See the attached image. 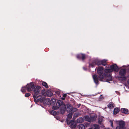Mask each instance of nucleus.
Instances as JSON below:
<instances>
[{
  "mask_svg": "<svg viewBox=\"0 0 129 129\" xmlns=\"http://www.w3.org/2000/svg\"><path fill=\"white\" fill-rule=\"evenodd\" d=\"M97 73L99 75L98 77L96 75L93 76V78L94 82L97 84H99V80L100 81H102V79L105 77L106 74L105 72L104 73V69L102 67H99L97 69Z\"/></svg>",
  "mask_w": 129,
  "mask_h": 129,
  "instance_id": "f257e3e1",
  "label": "nucleus"
},
{
  "mask_svg": "<svg viewBox=\"0 0 129 129\" xmlns=\"http://www.w3.org/2000/svg\"><path fill=\"white\" fill-rule=\"evenodd\" d=\"M28 91L33 92V95H36L39 94L40 92L41 87L40 86H35L33 82L30 83L27 85Z\"/></svg>",
  "mask_w": 129,
  "mask_h": 129,
  "instance_id": "f03ea898",
  "label": "nucleus"
},
{
  "mask_svg": "<svg viewBox=\"0 0 129 129\" xmlns=\"http://www.w3.org/2000/svg\"><path fill=\"white\" fill-rule=\"evenodd\" d=\"M37 96V95L35 96L33 95L34 101L35 103H38L39 102L42 103L44 102L46 100L45 96L42 97L41 95H40L38 96Z\"/></svg>",
  "mask_w": 129,
  "mask_h": 129,
  "instance_id": "7ed1b4c3",
  "label": "nucleus"
},
{
  "mask_svg": "<svg viewBox=\"0 0 129 129\" xmlns=\"http://www.w3.org/2000/svg\"><path fill=\"white\" fill-rule=\"evenodd\" d=\"M110 67V69H106L105 72L106 73L111 72L113 71L118 72L119 70L118 67L116 64L111 65Z\"/></svg>",
  "mask_w": 129,
  "mask_h": 129,
  "instance_id": "20e7f679",
  "label": "nucleus"
},
{
  "mask_svg": "<svg viewBox=\"0 0 129 129\" xmlns=\"http://www.w3.org/2000/svg\"><path fill=\"white\" fill-rule=\"evenodd\" d=\"M84 118L86 121L90 122L95 121L96 119V116H90L89 117L88 115H86L84 116Z\"/></svg>",
  "mask_w": 129,
  "mask_h": 129,
  "instance_id": "39448f33",
  "label": "nucleus"
},
{
  "mask_svg": "<svg viewBox=\"0 0 129 129\" xmlns=\"http://www.w3.org/2000/svg\"><path fill=\"white\" fill-rule=\"evenodd\" d=\"M63 103L62 101L61 100H59L56 103V106H53L52 109L53 110L58 109L60 107L63 105Z\"/></svg>",
  "mask_w": 129,
  "mask_h": 129,
  "instance_id": "423d86ee",
  "label": "nucleus"
},
{
  "mask_svg": "<svg viewBox=\"0 0 129 129\" xmlns=\"http://www.w3.org/2000/svg\"><path fill=\"white\" fill-rule=\"evenodd\" d=\"M66 121L68 124H71V127L72 128H75L76 127L77 125L74 120H70L67 119Z\"/></svg>",
  "mask_w": 129,
  "mask_h": 129,
  "instance_id": "0eeeda50",
  "label": "nucleus"
},
{
  "mask_svg": "<svg viewBox=\"0 0 129 129\" xmlns=\"http://www.w3.org/2000/svg\"><path fill=\"white\" fill-rule=\"evenodd\" d=\"M118 126L116 127V129H125V123L123 120L119 121Z\"/></svg>",
  "mask_w": 129,
  "mask_h": 129,
  "instance_id": "6e6552de",
  "label": "nucleus"
},
{
  "mask_svg": "<svg viewBox=\"0 0 129 129\" xmlns=\"http://www.w3.org/2000/svg\"><path fill=\"white\" fill-rule=\"evenodd\" d=\"M76 57L77 59H81L83 61L85 60L86 58V56L85 54L81 53L77 54Z\"/></svg>",
  "mask_w": 129,
  "mask_h": 129,
  "instance_id": "1a4fd4ad",
  "label": "nucleus"
},
{
  "mask_svg": "<svg viewBox=\"0 0 129 129\" xmlns=\"http://www.w3.org/2000/svg\"><path fill=\"white\" fill-rule=\"evenodd\" d=\"M106 74L105 75V77L106 78L107 80L108 81H111L112 80V76L109 73H106L105 72Z\"/></svg>",
  "mask_w": 129,
  "mask_h": 129,
  "instance_id": "9d476101",
  "label": "nucleus"
},
{
  "mask_svg": "<svg viewBox=\"0 0 129 129\" xmlns=\"http://www.w3.org/2000/svg\"><path fill=\"white\" fill-rule=\"evenodd\" d=\"M66 106L65 104H63L61 107L60 108V113L63 114L65 113L66 111Z\"/></svg>",
  "mask_w": 129,
  "mask_h": 129,
  "instance_id": "9b49d317",
  "label": "nucleus"
},
{
  "mask_svg": "<svg viewBox=\"0 0 129 129\" xmlns=\"http://www.w3.org/2000/svg\"><path fill=\"white\" fill-rule=\"evenodd\" d=\"M126 73V70L125 69H121L119 72V75L121 76H124Z\"/></svg>",
  "mask_w": 129,
  "mask_h": 129,
  "instance_id": "f8f14e48",
  "label": "nucleus"
},
{
  "mask_svg": "<svg viewBox=\"0 0 129 129\" xmlns=\"http://www.w3.org/2000/svg\"><path fill=\"white\" fill-rule=\"evenodd\" d=\"M67 108H66V111L67 112H71L73 106L70 104H67Z\"/></svg>",
  "mask_w": 129,
  "mask_h": 129,
  "instance_id": "ddd939ff",
  "label": "nucleus"
},
{
  "mask_svg": "<svg viewBox=\"0 0 129 129\" xmlns=\"http://www.w3.org/2000/svg\"><path fill=\"white\" fill-rule=\"evenodd\" d=\"M120 111L123 113H125L127 114H128V110L125 108H121L120 110Z\"/></svg>",
  "mask_w": 129,
  "mask_h": 129,
  "instance_id": "4468645a",
  "label": "nucleus"
},
{
  "mask_svg": "<svg viewBox=\"0 0 129 129\" xmlns=\"http://www.w3.org/2000/svg\"><path fill=\"white\" fill-rule=\"evenodd\" d=\"M29 84H27V85L24 86V87H22L21 89V91L23 93H24L26 92V90H27L28 91L27 88L28 87V86L27 85Z\"/></svg>",
  "mask_w": 129,
  "mask_h": 129,
  "instance_id": "2eb2a0df",
  "label": "nucleus"
},
{
  "mask_svg": "<svg viewBox=\"0 0 129 129\" xmlns=\"http://www.w3.org/2000/svg\"><path fill=\"white\" fill-rule=\"evenodd\" d=\"M120 111V109L119 108H115L114 109L113 113L114 114L116 115Z\"/></svg>",
  "mask_w": 129,
  "mask_h": 129,
  "instance_id": "dca6fc26",
  "label": "nucleus"
},
{
  "mask_svg": "<svg viewBox=\"0 0 129 129\" xmlns=\"http://www.w3.org/2000/svg\"><path fill=\"white\" fill-rule=\"evenodd\" d=\"M46 94L47 96L50 97L53 94L51 91L48 90L46 92Z\"/></svg>",
  "mask_w": 129,
  "mask_h": 129,
  "instance_id": "f3484780",
  "label": "nucleus"
},
{
  "mask_svg": "<svg viewBox=\"0 0 129 129\" xmlns=\"http://www.w3.org/2000/svg\"><path fill=\"white\" fill-rule=\"evenodd\" d=\"M96 63L95 60H94L91 63H89V66L93 68L96 65Z\"/></svg>",
  "mask_w": 129,
  "mask_h": 129,
  "instance_id": "a211bd4d",
  "label": "nucleus"
},
{
  "mask_svg": "<svg viewBox=\"0 0 129 129\" xmlns=\"http://www.w3.org/2000/svg\"><path fill=\"white\" fill-rule=\"evenodd\" d=\"M77 128L78 129H84L85 126L84 124H80L79 125L77 126Z\"/></svg>",
  "mask_w": 129,
  "mask_h": 129,
  "instance_id": "6ab92c4d",
  "label": "nucleus"
},
{
  "mask_svg": "<svg viewBox=\"0 0 129 129\" xmlns=\"http://www.w3.org/2000/svg\"><path fill=\"white\" fill-rule=\"evenodd\" d=\"M83 121V119L82 117L80 118L77 119V122L78 123L82 122Z\"/></svg>",
  "mask_w": 129,
  "mask_h": 129,
  "instance_id": "aec40b11",
  "label": "nucleus"
},
{
  "mask_svg": "<svg viewBox=\"0 0 129 129\" xmlns=\"http://www.w3.org/2000/svg\"><path fill=\"white\" fill-rule=\"evenodd\" d=\"M107 60L105 59H103L101 60L102 65L105 66L107 64Z\"/></svg>",
  "mask_w": 129,
  "mask_h": 129,
  "instance_id": "412c9836",
  "label": "nucleus"
},
{
  "mask_svg": "<svg viewBox=\"0 0 129 129\" xmlns=\"http://www.w3.org/2000/svg\"><path fill=\"white\" fill-rule=\"evenodd\" d=\"M42 84L43 86H44L46 88H48L47 84L46 82H43L42 83Z\"/></svg>",
  "mask_w": 129,
  "mask_h": 129,
  "instance_id": "4be33fe9",
  "label": "nucleus"
},
{
  "mask_svg": "<svg viewBox=\"0 0 129 129\" xmlns=\"http://www.w3.org/2000/svg\"><path fill=\"white\" fill-rule=\"evenodd\" d=\"M96 65L98 66L101 65H102L101 60H95Z\"/></svg>",
  "mask_w": 129,
  "mask_h": 129,
  "instance_id": "5701e85b",
  "label": "nucleus"
},
{
  "mask_svg": "<svg viewBox=\"0 0 129 129\" xmlns=\"http://www.w3.org/2000/svg\"><path fill=\"white\" fill-rule=\"evenodd\" d=\"M108 107L110 109H113L114 107L113 103L112 102L108 106Z\"/></svg>",
  "mask_w": 129,
  "mask_h": 129,
  "instance_id": "b1692460",
  "label": "nucleus"
},
{
  "mask_svg": "<svg viewBox=\"0 0 129 129\" xmlns=\"http://www.w3.org/2000/svg\"><path fill=\"white\" fill-rule=\"evenodd\" d=\"M50 112V113L53 115H55L57 114V112L54 110L51 111Z\"/></svg>",
  "mask_w": 129,
  "mask_h": 129,
  "instance_id": "393cba45",
  "label": "nucleus"
},
{
  "mask_svg": "<svg viewBox=\"0 0 129 129\" xmlns=\"http://www.w3.org/2000/svg\"><path fill=\"white\" fill-rule=\"evenodd\" d=\"M55 102V99H51L50 102L51 104L52 105L54 104Z\"/></svg>",
  "mask_w": 129,
  "mask_h": 129,
  "instance_id": "a878e982",
  "label": "nucleus"
},
{
  "mask_svg": "<svg viewBox=\"0 0 129 129\" xmlns=\"http://www.w3.org/2000/svg\"><path fill=\"white\" fill-rule=\"evenodd\" d=\"M73 115V113L72 112L70 113L67 115V117L70 119L72 118Z\"/></svg>",
  "mask_w": 129,
  "mask_h": 129,
  "instance_id": "bb28decb",
  "label": "nucleus"
},
{
  "mask_svg": "<svg viewBox=\"0 0 129 129\" xmlns=\"http://www.w3.org/2000/svg\"><path fill=\"white\" fill-rule=\"evenodd\" d=\"M94 128L93 129H100V126L98 124H94Z\"/></svg>",
  "mask_w": 129,
  "mask_h": 129,
  "instance_id": "cd10ccee",
  "label": "nucleus"
},
{
  "mask_svg": "<svg viewBox=\"0 0 129 129\" xmlns=\"http://www.w3.org/2000/svg\"><path fill=\"white\" fill-rule=\"evenodd\" d=\"M78 110V109L77 108H74L73 107L72 110V111H71V112L73 113L74 112H75L77 111Z\"/></svg>",
  "mask_w": 129,
  "mask_h": 129,
  "instance_id": "c85d7f7f",
  "label": "nucleus"
},
{
  "mask_svg": "<svg viewBox=\"0 0 129 129\" xmlns=\"http://www.w3.org/2000/svg\"><path fill=\"white\" fill-rule=\"evenodd\" d=\"M30 95V94L29 93H27L25 95V96L26 97H28Z\"/></svg>",
  "mask_w": 129,
  "mask_h": 129,
  "instance_id": "c756f323",
  "label": "nucleus"
},
{
  "mask_svg": "<svg viewBox=\"0 0 129 129\" xmlns=\"http://www.w3.org/2000/svg\"><path fill=\"white\" fill-rule=\"evenodd\" d=\"M110 122L111 123V125L112 127H113V123L112 121L111 120H110Z\"/></svg>",
  "mask_w": 129,
  "mask_h": 129,
  "instance_id": "7c9ffc66",
  "label": "nucleus"
},
{
  "mask_svg": "<svg viewBox=\"0 0 129 129\" xmlns=\"http://www.w3.org/2000/svg\"><path fill=\"white\" fill-rule=\"evenodd\" d=\"M104 98V97L102 95H101L99 97V99H103Z\"/></svg>",
  "mask_w": 129,
  "mask_h": 129,
  "instance_id": "2f4dec72",
  "label": "nucleus"
},
{
  "mask_svg": "<svg viewBox=\"0 0 129 129\" xmlns=\"http://www.w3.org/2000/svg\"><path fill=\"white\" fill-rule=\"evenodd\" d=\"M67 96V94H64L63 95V96L64 97V98H66V97Z\"/></svg>",
  "mask_w": 129,
  "mask_h": 129,
  "instance_id": "473e14b6",
  "label": "nucleus"
},
{
  "mask_svg": "<svg viewBox=\"0 0 129 129\" xmlns=\"http://www.w3.org/2000/svg\"><path fill=\"white\" fill-rule=\"evenodd\" d=\"M102 122V121L100 120H99L98 121V123L100 124H101Z\"/></svg>",
  "mask_w": 129,
  "mask_h": 129,
  "instance_id": "72a5a7b5",
  "label": "nucleus"
},
{
  "mask_svg": "<svg viewBox=\"0 0 129 129\" xmlns=\"http://www.w3.org/2000/svg\"><path fill=\"white\" fill-rule=\"evenodd\" d=\"M78 113H76L75 114V115H76L77 117L78 116Z\"/></svg>",
  "mask_w": 129,
  "mask_h": 129,
  "instance_id": "f704fd0d",
  "label": "nucleus"
},
{
  "mask_svg": "<svg viewBox=\"0 0 129 129\" xmlns=\"http://www.w3.org/2000/svg\"><path fill=\"white\" fill-rule=\"evenodd\" d=\"M81 105L80 104H79L78 105V108H79L80 107V106H81Z\"/></svg>",
  "mask_w": 129,
  "mask_h": 129,
  "instance_id": "c9c22d12",
  "label": "nucleus"
},
{
  "mask_svg": "<svg viewBox=\"0 0 129 129\" xmlns=\"http://www.w3.org/2000/svg\"><path fill=\"white\" fill-rule=\"evenodd\" d=\"M83 69L84 70H87V69L86 68H85L84 67H83Z\"/></svg>",
  "mask_w": 129,
  "mask_h": 129,
  "instance_id": "e433bc0d",
  "label": "nucleus"
},
{
  "mask_svg": "<svg viewBox=\"0 0 129 129\" xmlns=\"http://www.w3.org/2000/svg\"><path fill=\"white\" fill-rule=\"evenodd\" d=\"M122 78H124V79H126V78L125 77H123Z\"/></svg>",
  "mask_w": 129,
  "mask_h": 129,
  "instance_id": "4c0bfd02",
  "label": "nucleus"
},
{
  "mask_svg": "<svg viewBox=\"0 0 129 129\" xmlns=\"http://www.w3.org/2000/svg\"><path fill=\"white\" fill-rule=\"evenodd\" d=\"M62 99L63 100H64L65 99V98H62Z\"/></svg>",
  "mask_w": 129,
  "mask_h": 129,
  "instance_id": "58836bf2",
  "label": "nucleus"
},
{
  "mask_svg": "<svg viewBox=\"0 0 129 129\" xmlns=\"http://www.w3.org/2000/svg\"><path fill=\"white\" fill-rule=\"evenodd\" d=\"M88 129H92V128H89Z\"/></svg>",
  "mask_w": 129,
  "mask_h": 129,
  "instance_id": "ea45409f",
  "label": "nucleus"
},
{
  "mask_svg": "<svg viewBox=\"0 0 129 129\" xmlns=\"http://www.w3.org/2000/svg\"><path fill=\"white\" fill-rule=\"evenodd\" d=\"M128 81H129V82H128L129 83L128 84H129V80H128Z\"/></svg>",
  "mask_w": 129,
  "mask_h": 129,
  "instance_id": "a19ab883",
  "label": "nucleus"
}]
</instances>
